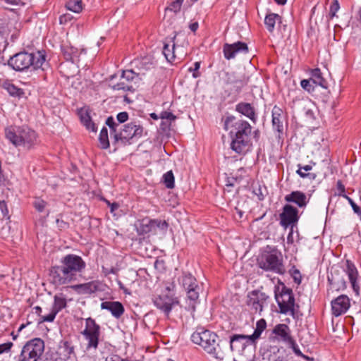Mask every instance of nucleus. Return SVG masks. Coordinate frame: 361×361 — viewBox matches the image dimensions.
<instances>
[{"instance_id":"1","label":"nucleus","mask_w":361,"mask_h":361,"mask_svg":"<svg viewBox=\"0 0 361 361\" xmlns=\"http://www.w3.org/2000/svg\"><path fill=\"white\" fill-rule=\"evenodd\" d=\"M86 263L80 256L68 254L61 259V265H56L50 269V276L55 285L61 286L75 281L78 274L85 269Z\"/></svg>"},{"instance_id":"2","label":"nucleus","mask_w":361,"mask_h":361,"mask_svg":"<svg viewBox=\"0 0 361 361\" xmlns=\"http://www.w3.org/2000/svg\"><path fill=\"white\" fill-rule=\"evenodd\" d=\"M224 126L226 130H229L232 138L231 149L238 154L246 152L250 142L252 127L250 123L234 116H228L224 119Z\"/></svg>"},{"instance_id":"3","label":"nucleus","mask_w":361,"mask_h":361,"mask_svg":"<svg viewBox=\"0 0 361 361\" xmlns=\"http://www.w3.org/2000/svg\"><path fill=\"white\" fill-rule=\"evenodd\" d=\"M191 340L217 360H222L226 356L227 344L218 341V336L212 331L204 329L197 331L192 334Z\"/></svg>"},{"instance_id":"4","label":"nucleus","mask_w":361,"mask_h":361,"mask_svg":"<svg viewBox=\"0 0 361 361\" xmlns=\"http://www.w3.org/2000/svg\"><path fill=\"white\" fill-rule=\"evenodd\" d=\"M8 64L16 71H24L30 68L34 70L42 69L46 65V54L44 51H38L35 53L20 51L11 56Z\"/></svg>"},{"instance_id":"5","label":"nucleus","mask_w":361,"mask_h":361,"mask_svg":"<svg viewBox=\"0 0 361 361\" xmlns=\"http://www.w3.org/2000/svg\"><path fill=\"white\" fill-rule=\"evenodd\" d=\"M6 137L16 147L29 150L37 142L36 133L27 126H10L5 130Z\"/></svg>"},{"instance_id":"6","label":"nucleus","mask_w":361,"mask_h":361,"mask_svg":"<svg viewBox=\"0 0 361 361\" xmlns=\"http://www.w3.org/2000/svg\"><path fill=\"white\" fill-rule=\"evenodd\" d=\"M257 264L259 268L266 271L280 275H283L286 272L283 255L277 249L263 253L257 259Z\"/></svg>"},{"instance_id":"7","label":"nucleus","mask_w":361,"mask_h":361,"mask_svg":"<svg viewBox=\"0 0 361 361\" xmlns=\"http://www.w3.org/2000/svg\"><path fill=\"white\" fill-rule=\"evenodd\" d=\"M275 299L281 314H289L294 319L298 317V311L299 305L295 302L292 289L283 286L280 293L275 290Z\"/></svg>"},{"instance_id":"8","label":"nucleus","mask_w":361,"mask_h":361,"mask_svg":"<svg viewBox=\"0 0 361 361\" xmlns=\"http://www.w3.org/2000/svg\"><path fill=\"white\" fill-rule=\"evenodd\" d=\"M44 351V342L39 338H32L23 346L17 361H38Z\"/></svg>"},{"instance_id":"9","label":"nucleus","mask_w":361,"mask_h":361,"mask_svg":"<svg viewBox=\"0 0 361 361\" xmlns=\"http://www.w3.org/2000/svg\"><path fill=\"white\" fill-rule=\"evenodd\" d=\"M179 283L184 288L187 293V298L190 301V306L195 311V305L198 302L200 293L202 290L197 279L190 274L183 272L178 279Z\"/></svg>"},{"instance_id":"10","label":"nucleus","mask_w":361,"mask_h":361,"mask_svg":"<svg viewBox=\"0 0 361 361\" xmlns=\"http://www.w3.org/2000/svg\"><path fill=\"white\" fill-rule=\"evenodd\" d=\"M143 130V127L139 123L130 122L125 125L120 133L115 134L114 137L116 142L130 145L142 137Z\"/></svg>"},{"instance_id":"11","label":"nucleus","mask_w":361,"mask_h":361,"mask_svg":"<svg viewBox=\"0 0 361 361\" xmlns=\"http://www.w3.org/2000/svg\"><path fill=\"white\" fill-rule=\"evenodd\" d=\"M82 334L88 341L87 348H93L96 349L97 348L100 336V326L94 319L89 317L85 319V329Z\"/></svg>"},{"instance_id":"12","label":"nucleus","mask_w":361,"mask_h":361,"mask_svg":"<svg viewBox=\"0 0 361 361\" xmlns=\"http://www.w3.org/2000/svg\"><path fill=\"white\" fill-rule=\"evenodd\" d=\"M280 224L284 228L291 226L297 224L299 219L298 210L290 204H286L283 212L280 214Z\"/></svg>"},{"instance_id":"13","label":"nucleus","mask_w":361,"mask_h":361,"mask_svg":"<svg viewBox=\"0 0 361 361\" xmlns=\"http://www.w3.org/2000/svg\"><path fill=\"white\" fill-rule=\"evenodd\" d=\"M67 301L66 296L63 293L56 294L54 297V304L50 312L46 316H43L40 322H52L55 319L56 314L63 309L66 307Z\"/></svg>"},{"instance_id":"14","label":"nucleus","mask_w":361,"mask_h":361,"mask_svg":"<svg viewBox=\"0 0 361 361\" xmlns=\"http://www.w3.org/2000/svg\"><path fill=\"white\" fill-rule=\"evenodd\" d=\"M267 298L268 296L264 293L253 290L247 295V305L255 312L260 313Z\"/></svg>"},{"instance_id":"15","label":"nucleus","mask_w":361,"mask_h":361,"mask_svg":"<svg viewBox=\"0 0 361 361\" xmlns=\"http://www.w3.org/2000/svg\"><path fill=\"white\" fill-rule=\"evenodd\" d=\"M251 343V339L248 336L243 334H232L230 336L229 345L231 351H237L241 353Z\"/></svg>"},{"instance_id":"16","label":"nucleus","mask_w":361,"mask_h":361,"mask_svg":"<svg viewBox=\"0 0 361 361\" xmlns=\"http://www.w3.org/2000/svg\"><path fill=\"white\" fill-rule=\"evenodd\" d=\"M154 305L165 314L169 315L173 306L178 302L176 299L168 295H160L153 300Z\"/></svg>"},{"instance_id":"17","label":"nucleus","mask_w":361,"mask_h":361,"mask_svg":"<svg viewBox=\"0 0 361 361\" xmlns=\"http://www.w3.org/2000/svg\"><path fill=\"white\" fill-rule=\"evenodd\" d=\"M224 56L226 59H233L238 53H247L248 47L247 44L242 42H237L233 44L226 43L223 47Z\"/></svg>"},{"instance_id":"18","label":"nucleus","mask_w":361,"mask_h":361,"mask_svg":"<svg viewBox=\"0 0 361 361\" xmlns=\"http://www.w3.org/2000/svg\"><path fill=\"white\" fill-rule=\"evenodd\" d=\"M349 307L350 300L345 295H341L331 302L332 313L336 317L345 313Z\"/></svg>"},{"instance_id":"19","label":"nucleus","mask_w":361,"mask_h":361,"mask_svg":"<svg viewBox=\"0 0 361 361\" xmlns=\"http://www.w3.org/2000/svg\"><path fill=\"white\" fill-rule=\"evenodd\" d=\"M224 81L227 85H232L236 91L240 90L247 83V79L245 76H240L235 72H226Z\"/></svg>"},{"instance_id":"20","label":"nucleus","mask_w":361,"mask_h":361,"mask_svg":"<svg viewBox=\"0 0 361 361\" xmlns=\"http://www.w3.org/2000/svg\"><path fill=\"white\" fill-rule=\"evenodd\" d=\"M56 354L61 360H67L75 356L74 346L68 341H61L56 350Z\"/></svg>"},{"instance_id":"21","label":"nucleus","mask_w":361,"mask_h":361,"mask_svg":"<svg viewBox=\"0 0 361 361\" xmlns=\"http://www.w3.org/2000/svg\"><path fill=\"white\" fill-rule=\"evenodd\" d=\"M101 308L109 311L112 316L116 319H119L125 312L123 305L118 301L102 302L101 303Z\"/></svg>"},{"instance_id":"22","label":"nucleus","mask_w":361,"mask_h":361,"mask_svg":"<svg viewBox=\"0 0 361 361\" xmlns=\"http://www.w3.org/2000/svg\"><path fill=\"white\" fill-rule=\"evenodd\" d=\"M264 361H287L285 350L278 347H271L270 350L263 354Z\"/></svg>"},{"instance_id":"23","label":"nucleus","mask_w":361,"mask_h":361,"mask_svg":"<svg viewBox=\"0 0 361 361\" xmlns=\"http://www.w3.org/2000/svg\"><path fill=\"white\" fill-rule=\"evenodd\" d=\"M346 267L345 269V272L348 275L349 281L352 285V287L356 293H358L359 286L357 284V279L358 276L357 269L350 260L347 259L345 262Z\"/></svg>"},{"instance_id":"24","label":"nucleus","mask_w":361,"mask_h":361,"mask_svg":"<svg viewBox=\"0 0 361 361\" xmlns=\"http://www.w3.org/2000/svg\"><path fill=\"white\" fill-rule=\"evenodd\" d=\"M285 200L288 202H293L300 208L306 207L308 202L307 195L299 190L293 191L290 194L286 195Z\"/></svg>"},{"instance_id":"25","label":"nucleus","mask_w":361,"mask_h":361,"mask_svg":"<svg viewBox=\"0 0 361 361\" xmlns=\"http://www.w3.org/2000/svg\"><path fill=\"white\" fill-rule=\"evenodd\" d=\"M116 75H113L110 77L109 86L114 90H123L124 92H134L135 88L133 84H130L127 81H125L124 78L120 75V79L118 82H116L114 80L116 78Z\"/></svg>"},{"instance_id":"26","label":"nucleus","mask_w":361,"mask_h":361,"mask_svg":"<svg viewBox=\"0 0 361 361\" xmlns=\"http://www.w3.org/2000/svg\"><path fill=\"white\" fill-rule=\"evenodd\" d=\"M99 283L92 281L85 283L72 286L71 288L78 294H92L99 290Z\"/></svg>"},{"instance_id":"27","label":"nucleus","mask_w":361,"mask_h":361,"mask_svg":"<svg viewBox=\"0 0 361 361\" xmlns=\"http://www.w3.org/2000/svg\"><path fill=\"white\" fill-rule=\"evenodd\" d=\"M235 110L249 118L252 122H256L257 116L255 109L250 103L240 102L236 105Z\"/></svg>"},{"instance_id":"28","label":"nucleus","mask_w":361,"mask_h":361,"mask_svg":"<svg viewBox=\"0 0 361 361\" xmlns=\"http://www.w3.org/2000/svg\"><path fill=\"white\" fill-rule=\"evenodd\" d=\"M176 38V35L170 39L169 40H166L164 42V47L162 50V53L164 55L166 61L169 63H172L176 58L175 54V47L176 44L174 42V39Z\"/></svg>"},{"instance_id":"29","label":"nucleus","mask_w":361,"mask_h":361,"mask_svg":"<svg viewBox=\"0 0 361 361\" xmlns=\"http://www.w3.org/2000/svg\"><path fill=\"white\" fill-rule=\"evenodd\" d=\"M273 334L277 336L282 341L288 343L293 338L290 335V330L288 325L279 324L275 326Z\"/></svg>"},{"instance_id":"30","label":"nucleus","mask_w":361,"mask_h":361,"mask_svg":"<svg viewBox=\"0 0 361 361\" xmlns=\"http://www.w3.org/2000/svg\"><path fill=\"white\" fill-rule=\"evenodd\" d=\"M283 111L282 109L274 106L272 109V125L279 133H281L283 130Z\"/></svg>"},{"instance_id":"31","label":"nucleus","mask_w":361,"mask_h":361,"mask_svg":"<svg viewBox=\"0 0 361 361\" xmlns=\"http://www.w3.org/2000/svg\"><path fill=\"white\" fill-rule=\"evenodd\" d=\"M153 219H143L140 221L137 226V232L139 234L152 233L156 234V231L154 230L152 224Z\"/></svg>"},{"instance_id":"32","label":"nucleus","mask_w":361,"mask_h":361,"mask_svg":"<svg viewBox=\"0 0 361 361\" xmlns=\"http://www.w3.org/2000/svg\"><path fill=\"white\" fill-rule=\"evenodd\" d=\"M276 23H281V17L279 14L274 13L267 14L264 18V24L269 32L274 31Z\"/></svg>"},{"instance_id":"33","label":"nucleus","mask_w":361,"mask_h":361,"mask_svg":"<svg viewBox=\"0 0 361 361\" xmlns=\"http://www.w3.org/2000/svg\"><path fill=\"white\" fill-rule=\"evenodd\" d=\"M312 83L319 85L324 89L327 88L328 82L323 78L322 73L319 68H315L311 71V78Z\"/></svg>"},{"instance_id":"34","label":"nucleus","mask_w":361,"mask_h":361,"mask_svg":"<svg viewBox=\"0 0 361 361\" xmlns=\"http://www.w3.org/2000/svg\"><path fill=\"white\" fill-rule=\"evenodd\" d=\"M338 271H335L334 273L331 272V274L328 276V281L329 283L336 289H344L346 287V282L343 279V278H338Z\"/></svg>"},{"instance_id":"35","label":"nucleus","mask_w":361,"mask_h":361,"mask_svg":"<svg viewBox=\"0 0 361 361\" xmlns=\"http://www.w3.org/2000/svg\"><path fill=\"white\" fill-rule=\"evenodd\" d=\"M2 87L6 90L12 97H20L24 94V92L22 89L18 88L8 80H6L2 83Z\"/></svg>"},{"instance_id":"36","label":"nucleus","mask_w":361,"mask_h":361,"mask_svg":"<svg viewBox=\"0 0 361 361\" xmlns=\"http://www.w3.org/2000/svg\"><path fill=\"white\" fill-rule=\"evenodd\" d=\"M62 54L66 61L73 62L78 57V49L73 47L63 45L61 47Z\"/></svg>"},{"instance_id":"37","label":"nucleus","mask_w":361,"mask_h":361,"mask_svg":"<svg viewBox=\"0 0 361 361\" xmlns=\"http://www.w3.org/2000/svg\"><path fill=\"white\" fill-rule=\"evenodd\" d=\"M267 323L264 319H261L257 322L256 328L254 331V333L248 336L250 339H251L252 343H255L257 339H258L263 331L266 329Z\"/></svg>"},{"instance_id":"38","label":"nucleus","mask_w":361,"mask_h":361,"mask_svg":"<svg viewBox=\"0 0 361 361\" xmlns=\"http://www.w3.org/2000/svg\"><path fill=\"white\" fill-rule=\"evenodd\" d=\"M84 4L82 0H68L66 8L75 13H80L83 9Z\"/></svg>"},{"instance_id":"39","label":"nucleus","mask_w":361,"mask_h":361,"mask_svg":"<svg viewBox=\"0 0 361 361\" xmlns=\"http://www.w3.org/2000/svg\"><path fill=\"white\" fill-rule=\"evenodd\" d=\"M47 202H45L44 200L36 197L35 200L32 202V205L34 208L38 212H46V215H49V210L47 209Z\"/></svg>"},{"instance_id":"40","label":"nucleus","mask_w":361,"mask_h":361,"mask_svg":"<svg viewBox=\"0 0 361 361\" xmlns=\"http://www.w3.org/2000/svg\"><path fill=\"white\" fill-rule=\"evenodd\" d=\"M99 141L102 149H107L109 147L108 130L106 127H103L101 130L99 135Z\"/></svg>"},{"instance_id":"41","label":"nucleus","mask_w":361,"mask_h":361,"mask_svg":"<svg viewBox=\"0 0 361 361\" xmlns=\"http://www.w3.org/2000/svg\"><path fill=\"white\" fill-rule=\"evenodd\" d=\"M154 230L156 231V234L158 231L165 233L169 227V224L166 221L160 219H153L152 221Z\"/></svg>"},{"instance_id":"42","label":"nucleus","mask_w":361,"mask_h":361,"mask_svg":"<svg viewBox=\"0 0 361 361\" xmlns=\"http://www.w3.org/2000/svg\"><path fill=\"white\" fill-rule=\"evenodd\" d=\"M164 180L167 188L172 189L174 188V176L172 171H169L164 175Z\"/></svg>"},{"instance_id":"43","label":"nucleus","mask_w":361,"mask_h":361,"mask_svg":"<svg viewBox=\"0 0 361 361\" xmlns=\"http://www.w3.org/2000/svg\"><path fill=\"white\" fill-rule=\"evenodd\" d=\"M81 121L86 126V128L93 132L97 130L95 124L92 122L91 118L88 114L81 116Z\"/></svg>"},{"instance_id":"44","label":"nucleus","mask_w":361,"mask_h":361,"mask_svg":"<svg viewBox=\"0 0 361 361\" xmlns=\"http://www.w3.org/2000/svg\"><path fill=\"white\" fill-rule=\"evenodd\" d=\"M121 75L130 84H133L134 79L137 76V73L132 70L123 71Z\"/></svg>"},{"instance_id":"45","label":"nucleus","mask_w":361,"mask_h":361,"mask_svg":"<svg viewBox=\"0 0 361 361\" xmlns=\"http://www.w3.org/2000/svg\"><path fill=\"white\" fill-rule=\"evenodd\" d=\"M314 83H312V80H302L300 82L301 87L308 92H312L314 90V87L313 85Z\"/></svg>"},{"instance_id":"46","label":"nucleus","mask_w":361,"mask_h":361,"mask_svg":"<svg viewBox=\"0 0 361 361\" xmlns=\"http://www.w3.org/2000/svg\"><path fill=\"white\" fill-rule=\"evenodd\" d=\"M302 166L300 164H298V170L297 171V173L302 178H307L310 180H314L317 177V175L313 173H305V171H302Z\"/></svg>"},{"instance_id":"47","label":"nucleus","mask_w":361,"mask_h":361,"mask_svg":"<svg viewBox=\"0 0 361 361\" xmlns=\"http://www.w3.org/2000/svg\"><path fill=\"white\" fill-rule=\"evenodd\" d=\"M159 118H161L162 120L172 121L176 118V116H174L171 112L162 111L159 116Z\"/></svg>"},{"instance_id":"48","label":"nucleus","mask_w":361,"mask_h":361,"mask_svg":"<svg viewBox=\"0 0 361 361\" xmlns=\"http://www.w3.org/2000/svg\"><path fill=\"white\" fill-rule=\"evenodd\" d=\"M200 68V62L197 61L194 63L193 68H190L189 71L193 72L192 77L197 78L200 76V73L199 72V69Z\"/></svg>"},{"instance_id":"49","label":"nucleus","mask_w":361,"mask_h":361,"mask_svg":"<svg viewBox=\"0 0 361 361\" xmlns=\"http://www.w3.org/2000/svg\"><path fill=\"white\" fill-rule=\"evenodd\" d=\"M13 345V344L12 342H7L3 344H0V354L9 352Z\"/></svg>"},{"instance_id":"50","label":"nucleus","mask_w":361,"mask_h":361,"mask_svg":"<svg viewBox=\"0 0 361 361\" xmlns=\"http://www.w3.org/2000/svg\"><path fill=\"white\" fill-rule=\"evenodd\" d=\"M181 5H182V2L173 1L170 4V6L168 8V9H169L171 11H173V12L176 13V12H178V11H179L180 10Z\"/></svg>"},{"instance_id":"51","label":"nucleus","mask_w":361,"mask_h":361,"mask_svg":"<svg viewBox=\"0 0 361 361\" xmlns=\"http://www.w3.org/2000/svg\"><path fill=\"white\" fill-rule=\"evenodd\" d=\"M337 190H338V195L342 196L343 197H345L347 196L345 193V185L343 184L341 180H338L336 183Z\"/></svg>"},{"instance_id":"52","label":"nucleus","mask_w":361,"mask_h":361,"mask_svg":"<svg viewBox=\"0 0 361 361\" xmlns=\"http://www.w3.org/2000/svg\"><path fill=\"white\" fill-rule=\"evenodd\" d=\"M290 347L291 348L293 349V352L297 355H302V353L301 351L300 350L298 345L296 344L295 341H294L293 338H292L290 341H288L287 343Z\"/></svg>"},{"instance_id":"53","label":"nucleus","mask_w":361,"mask_h":361,"mask_svg":"<svg viewBox=\"0 0 361 361\" xmlns=\"http://www.w3.org/2000/svg\"><path fill=\"white\" fill-rule=\"evenodd\" d=\"M116 118L120 123H123L128 119V114L126 111L120 112L118 114Z\"/></svg>"},{"instance_id":"54","label":"nucleus","mask_w":361,"mask_h":361,"mask_svg":"<svg viewBox=\"0 0 361 361\" xmlns=\"http://www.w3.org/2000/svg\"><path fill=\"white\" fill-rule=\"evenodd\" d=\"M106 124L110 128L111 131L116 132L115 127L117 126V124L115 123V121L112 116L107 118Z\"/></svg>"},{"instance_id":"55","label":"nucleus","mask_w":361,"mask_h":361,"mask_svg":"<svg viewBox=\"0 0 361 361\" xmlns=\"http://www.w3.org/2000/svg\"><path fill=\"white\" fill-rule=\"evenodd\" d=\"M339 4L337 0H335L332 5L330 7V14L331 15V17H334L336 14V13L339 9Z\"/></svg>"},{"instance_id":"56","label":"nucleus","mask_w":361,"mask_h":361,"mask_svg":"<svg viewBox=\"0 0 361 361\" xmlns=\"http://www.w3.org/2000/svg\"><path fill=\"white\" fill-rule=\"evenodd\" d=\"M105 361H128V360L121 358L118 355L111 354L106 357Z\"/></svg>"},{"instance_id":"57","label":"nucleus","mask_w":361,"mask_h":361,"mask_svg":"<svg viewBox=\"0 0 361 361\" xmlns=\"http://www.w3.org/2000/svg\"><path fill=\"white\" fill-rule=\"evenodd\" d=\"M72 19V16L69 13L61 15L59 17V23L61 24H65Z\"/></svg>"},{"instance_id":"58","label":"nucleus","mask_w":361,"mask_h":361,"mask_svg":"<svg viewBox=\"0 0 361 361\" xmlns=\"http://www.w3.org/2000/svg\"><path fill=\"white\" fill-rule=\"evenodd\" d=\"M0 209L4 216L8 214L6 202L4 201L0 202Z\"/></svg>"},{"instance_id":"59","label":"nucleus","mask_w":361,"mask_h":361,"mask_svg":"<svg viewBox=\"0 0 361 361\" xmlns=\"http://www.w3.org/2000/svg\"><path fill=\"white\" fill-rule=\"evenodd\" d=\"M56 224L60 229H66L68 227V224L63 220L60 221L59 219H57Z\"/></svg>"},{"instance_id":"60","label":"nucleus","mask_w":361,"mask_h":361,"mask_svg":"<svg viewBox=\"0 0 361 361\" xmlns=\"http://www.w3.org/2000/svg\"><path fill=\"white\" fill-rule=\"evenodd\" d=\"M33 310H35V313L37 314L39 317V323H41L40 320H41L42 317L44 316V315L41 314V313L42 312V308L39 306H35V307H33Z\"/></svg>"},{"instance_id":"61","label":"nucleus","mask_w":361,"mask_h":361,"mask_svg":"<svg viewBox=\"0 0 361 361\" xmlns=\"http://www.w3.org/2000/svg\"><path fill=\"white\" fill-rule=\"evenodd\" d=\"M107 203L110 206L111 212H114V211L118 209V208L119 207V204L116 202H114V203L111 204L109 202H107Z\"/></svg>"},{"instance_id":"62","label":"nucleus","mask_w":361,"mask_h":361,"mask_svg":"<svg viewBox=\"0 0 361 361\" xmlns=\"http://www.w3.org/2000/svg\"><path fill=\"white\" fill-rule=\"evenodd\" d=\"M254 192L255 193L256 195H257L258 197V199L259 200H264V194L262 193V190H261V188H259L257 190H255Z\"/></svg>"},{"instance_id":"63","label":"nucleus","mask_w":361,"mask_h":361,"mask_svg":"<svg viewBox=\"0 0 361 361\" xmlns=\"http://www.w3.org/2000/svg\"><path fill=\"white\" fill-rule=\"evenodd\" d=\"M104 271L105 273V275H108L110 274H116L117 269L114 267H111L110 269H105V271Z\"/></svg>"},{"instance_id":"64","label":"nucleus","mask_w":361,"mask_h":361,"mask_svg":"<svg viewBox=\"0 0 361 361\" xmlns=\"http://www.w3.org/2000/svg\"><path fill=\"white\" fill-rule=\"evenodd\" d=\"M198 28V23H193L192 24L190 25V29L192 31V32H195Z\"/></svg>"}]
</instances>
